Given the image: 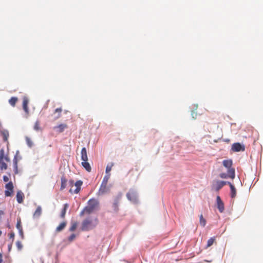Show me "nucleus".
Wrapping results in <instances>:
<instances>
[{
	"label": "nucleus",
	"instance_id": "f257e3e1",
	"mask_svg": "<svg viewBox=\"0 0 263 263\" xmlns=\"http://www.w3.org/2000/svg\"><path fill=\"white\" fill-rule=\"evenodd\" d=\"M99 202L97 199L95 198L88 200L87 205L80 212V216H83L85 214H89L97 210L99 208Z\"/></svg>",
	"mask_w": 263,
	"mask_h": 263
},
{
	"label": "nucleus",
	"instance_id": "f03ea898",
	"mask_svg": "<svg viewBox=\"0 0 263 263\" xmlns=\"http://www.w3.org/2000/svg\"><path fill=\"white\" fill-rule=\"evenodd\" d=\"M98 223L97 218L92 219L91 217H88L85 219L82 223L81 229L83 231H88L95 228Z\"/></svg>",
	"mask_w": 263,
	"mask_h": 263
},
{
	"label": "nucleus",
	"instance_id": "7ed1b4c3",
	"mask_svg": "<svg viewBox=\"0 0 263 263\" xmlns=\"http://www.w3.org/2000/svg\"><path fill=\"white\" fill-rule=\"evenodd\" d=\"M223 165L228 168V173L229 178L233 179L235 178V169L232 167V161L231 159L224 160L222 162Z\"/></svg>",
	"mask_w": 263,
	"mask_h": 263
},
{
	"label": "nucleus",
	"instance_id": "20e7f679",
	"mask_svg": "<svg viewBox=\"0 0 263 263\" xmlns=\"http://www.w3.org/2000/svg\"><path fill=\"white\" fill-rule=\"evenodd\" d=\"M13 185L11 181L5 185L6 190L5 191V195L7 197L11 196L13 191Z\"/></svg>",
	"mask_w": 263,
	"mask_h": 263
},
{
	"label": "nucleus",
	"instance_id": "39448f33",
	"mask_svg": "<svg viewBox=\"0 0 263 263\" xmlns=\"http://www.w3.org/2000/svg\"><path fill=\"white\" fill-rule=\"evenodd\" d=\"M228 181L217 180L213 184V187L217 191L221 189L224 185L228 184Z\"/></svg>",
	"mask_w": 263,
	"mask_h": 263
},
{
	"label": "nucleus",
	"instance_id": "423d86ee",
	"mask_svg": "<svg viewBox=\"0 0 263 263\" xmlns=\"http://www.w3.org/2000/svg\"><path fill=\"white\" fill-rule=\"evenodd\" d=\"M82 181L81 180H78L76 181L74 183V186H76V189L73 190L72 187H70L69 190V192L71 194H77L79 192L81 189V186L82 185Z\"/></svg>",
	"mask_w": 263,
	"mask_h": 263
},
{
	"label": "nucleus",
	"instance_id": "0eeeda50",
	"mask_svg": "<svg viewBox=\"0 0 263 263\" xmlns=\"http://www.w3.org/2000/svg\"><path fill=\"white\" fill-rule=\"evenodd\" d=\"M216 202L219 211L220 213H222L224 210V203L219 196H217L216 197Z\"/></svg>",
	"mask_w": 263,
	"mask_h": 263
},
{
	"label": "nucleus",
	"instance_id": "6e6552de",
	"mask_svg": "<svg viewBox=\"0 0 263 263\" xmlns=\"http://www.w3.org/2000/svg\"><path fill=\"white\" fill-rule=\"evenodd\" d=\"M232 149L234 152L244 151L245 148L243 145L239 143H235L232 146Z\"/></svg>",
	"mask_w": 263,
	"mask_h": 263
},
{
	"label": "nucleus",
	"instance_id": "1a4fd4ad",
	"mask_svg": "<svg viewBox=\"0 0 263 263\" xmlns=\"http://www.w3.org/2000/svg\"><path fill=\"white\" fill-rule=\"evenodd\" d=\"M121 198V194L118 195L115 199L114 202L112 205V208L114 209V211L115 212H117L119 210L118 204L120 201V200Z\"/></svg>",
	"mask_w": 263,
	"mask_h": 263
},
{
	"label": "nucleus",
	"instance_id": "9d476101",
	"mask_svg": "<svg viewBox=\"0 0 263 263\" xmlns=\"http://www.w3.org/2000/svg\"><path fill=\"white\" fill-rule=\"evenodd\" d=\"M126 196L128 200L133 202H136L137 201L136 194L133 191L128 192Z\"/></svg>",
	"mask_w": 263,
	"mask_h": 263
},
{
	"label": "nucleus",
	"instance_id": "9b49d317",
	"mask_svg": "<svg viewBox=\"0 0 263 263\" xmlns=\"http://www.w3.org/2000/svg\"><path fill=\"white\" fill-rule=\"evenodd\" d=\"M109 190L108 187H107V183L102 182L101 186L99 189V193L101 194H104L105 193L107 192Z\"/></svg>",
	"mask_w": 263,
	"mask_h": 263
},
{
	"label": "nucleus",
	"instance_id": "f8f14e48",
	"mask_svg": "<svg viewBox=\"0 0 263 263\" xmlns=\"http://www.w3.org/2000/svg\"><path fill=\"white\" fill-rule=\"evenodd\" d=\"M28 102L27 97H24L23 100V108L27 114L29 113V108L28 107Z\"/></svg>",
	"mask_w": 263,
	"mask_h": 263
},
{
	"label": "nucleus",
	"instance_id": "ddd939ff",
	"mask_svg": "<svg viewBox=\"0 0 263 263\" xmlns=\"http://www.w3.org/2000/svg\"><path fill=\"white\" fill-rule=\"evenodd\" d=\"M81 159L83 161H88V157L87 154V151L85 147H83L81 152Z\"/></svg>",
	"mask_w": 263,
	"mask_h": 263
},
{
	"label": "nucleus",
	"instance_id": "4468645a",
	"mask_svg": "<svg viewBox=\"0 0 263 263\" xmlns=\"http://www.w3.org/2000/svg\"><path fill=\"white\" fill-rule=\"evenodd\" d=\"M24 199V194L21 191H18L16 194V200L19 203L23 202Z\"/></svg>",
	"mask_w": 263,
	"mask_h": 263
},
{
	"label": "nucleus",
	"instance_id": "2eb2a0df",
	"mask_svg": "<svg viewBox=\"0 0 263 263\" xmlns=\"http://www.w3.org/2000/svg\"><path fill=\"white\" fill-rule=\"evenodd\" d=\"M68 207H69V204L68 203H65L64 204V207H63V209L62 210V211H61V214H60V217L62 218H65L66 212V211H67V209L68 208Z\"/></svg>",
	"mask_w": 263,
	"mask_h": 263
},
{
	"label": "nucleus",
	"instance_id": "dca6fc26",
	"mask_svg": "<svg viewBox=\"0 0 263 263\" xmlns=\"http://www.w3.org/2000/svg\"><path fill=\"white\" fill-rule=\"evenodd\" d=\"M228 184L230 185L231 192V197L234 198L236 196V191L235 186L232 184L230 182H228Z\"/></svg>",
	"mask_w": 263,
	"mask_h": 263
},
{
	"label": "nucleus",
	"instance_id": "f3484780",
	"mask_svg": "<svg viewBox=\"0 0 263 263\" xmlns=\"http://www.w3.org/2000/svg\"><path fill=\"white\" fill-rule=\"evenodd\" d=\"M82 165L85 168V170L90 172L91 170V167L89 164V163L87 162V161H82Z\"/></svg>",
	"mask_w": 263,
	"mask_h": 263
},
{
	"label": "nucleus",
	"instance_id": "a211bd4d",
	"mask_svg": "<svg viewBox=\"0 0 263 263\" xmlns=\"http://www.w3.org/2000/svg\"><path fill=\"white\" fill-rule=\"evenodd\" d=\"M61 185L60 190H63L66 187V183H67V179H66V178L64 176H62L61 177Z\"/></svg>",
	"mask_w": 263,
	"mask_h": 263
},
{
	"label": "nucleus",
	"instance_id": "6ab92c4d",
	"mask_svg": "<svg viewBox=\"0 0 263 263\" xmlns=\"http://www.w3.org/2000/svg\"><path fill=\"white\" fill-rule=\"evenodd\" d=\"M66 222H62L61 223L59 226H58L56 228V232H60L61 231H62L65 227H66Z\"/></svg>",
	"mask_w": 263,
	"mask_h": 263
},
{
	"label": "nucleus",
	"instance_id": "aec40b11",
	"mask_svg": "<svg viewBox=\"0 0 263 263\" xmlns=\"http://www.w3.org/2000/svg\"><path fill=\"white\" fill-rule=\"evenodd\" d=\"M18 99L17 97H13L9 99V103L12 106L14 107Z\"/></svg>",
	"mask_w": 263,
	"mask_h": 263
},
{
	"label": "nucleus",
	"instance_id": "412c9836",
	"mask_svg": "<svg viewBox=\"0 0 263 263\" xmlns=\"http://www.w3.org/2000/svg\"><path fill=\"white\" fill-rule=\"evenodd\" d=\"M216 237L215 236L211 237L207 242V245L206 246V248H208L213 245V243L215 242Z\"/></svg>",
	"mask_w": 263,
	"mask_h": 263
},
{
	"label": "nucleus",
	"instance_id": "4be33fe9",
	"mask_svg": "<svg viewBox=\"0 0 263 263\" xmlns=\"http://www.w3.org/2000/svg\"><path fill=\"white\" fill-rule=\"evenodd\" d=\"M67 128V125L66 124H61L54 127V128H58L59 132H62L63 130Z\"/></svg>",
	"mask_w": 263,
	"mask_h": 263
},
{
	"label": "nucleus",
	"instance_id": "5701e85b",
	"mask_svg": "<svg viewBox=\"0 0 263 263\" xmlns=\"http://www.w3.org/2000/svg\"><path fill=\"white\" fill-rule=\"evenodd\" d=\"M33 129L35 131H41L42 130V128L40 126V123L39 121H36L35 122L34 126H33Z\"/></svg>",
	"mask_w": 263,
	"mask_h": 263
},
{
	"label": "nucleus",
	"instance_id": "b1692460",
	"mask_svg": "<svg viewBox=\"0 0 263 263\" xmlns=\"http://www.w3.org/2000/svg\"><path fill=\"white\" fill-rule=\"evenodd\" d=\"M62 111V109L61 108H57L54 110V114H58V115L55 117V119H57L61 117V115Z\"/></svg>",
	"mask_w": 263,
	"mask_h": 263
},
{
	"label": "nucleus",
	"instance_id": "393cba45",
	"mask_svg": "<svg viewBox=\"0 0 263 263\" xmlns=\"http://www.w3.org/2000/svg\"><path fill=\"white\" fill-rule=\"evenodd\" d=\"M41 213H42V208L41 206H39L36 208V209L34 213V216L39 217L41 215Z\"/></svg>",
	"mask_w": 263,
	"mask_h": 263
},
{
	"label": "nucleus",
	"instance_id": "a878e982",
	"mask_svg": "<svg viewBox=\"0 0 263 263\" xmlns=\"http://www.w3.org/2000/svg\"><path fill=\"white\" fill-rule=\"evenodd\" d=\"M200 225L204 227L206 224V220L203 218V215L201 214L200 215Z\"/></svg>",
	"mask_w": 263,
	"mask_h": 263
},
{
	"label": "nucleus",
	"instance_id": "bb28decb",
	"mask_svg": "<svg viewBox=\"0 0 263 263\" xmlns=\"http://www.w3.org/2000/svg\"><path fill=\"white\" fill-rule=\"evenodd\" d=\"M114 165L112 163L108 164L106 167V173L108 174H109L110 171L111 170L112 167Z\"/></svg>",
	"mask_w": 263,
	"mask_h": 263
},
{
	"label": "nucleus",
	"instance_id": "cd10ccee",
	"mask_svg": "<svg viewBox=\"0 0 263 263\" xmlns=\"http://www.w3.org/2000/svg\"><path fill=\"white\" fill-rule=\"evenodd\" d=\"M0 168L2 170L7 168V164L3 161H0Z\"/></svg>",
	"mask_w": 263,
	"mask_h": 263
},
{
	"label": "nucleus",
	"instance_id": "c85d7f7f",
	"mask_svg": "<svg viewBox=\"0 0 263 263\" xmlns=\"http://www.w3.org/2000/svg\"><path fill=\"white\" fill-rule=\"evenodd\" d=\"M16 228L18 230L23 229L21 225V220L20 218H18L17 219Z\"/></svg>",
	"mask_w": 263,
	"mask_h": 263
},
{
	"label": "nucleus",
	"instance_id": "c756f323",
	"mask_svg": "<svg viewBox=\"0 0 263 263\" xmlns=\"http://www.w3.org/2000/svg\"><path fill=\"white\" fill-rule=\"evenodd\" d=\"M25 139H26V141L27 144L28 145V146L31 147L33 145V142L31 141V140L30 139V138H29L28 137H26Z\"/></svg>",
	"mask_w": 263,
	"mask_h": 263
},
{
	"label": "nucleus",
	"instance_id": "7c9ffc66",
	"mask_svg": "<svg viewBox=\"0 0 263 263\" xmlns=\"http://www.w3.org/2000/svg\"><path fill=\"white\" fill-rule=\"evenodd\" d=\"M77 227V223L76 222H73L72 223L70 228H69V231H71V232L74 231L76 229Z\"/></svg>",
	"mask_w": 263,
	"mask_h": 263
},
{
	"label": "nucleus",
	"instance_id": "2f4dec72",
	"mask_svg": "<svg viewBox=\"0 0 263 263\" xmlns=\"http://www.w3.org/2000/svg\"><path fill=\"white\" fill-rule=\"evenodd\" d=\"M109 178H110V174H106V175L104 177L102 182H104V183H107Z\"/></svg>",
	"mask_w": 263,
	"mask_h": 263
},
{
	"label": "nucleus",
	"instance_id": "473e14b6",
	"mask_svg": "<svg viewBox=\"0 0 263 263\" xmlns=\"http://www.w3.org/2000/svg\"><path fill=\"white\" fill-rule=\"evenodd\" d=\"M219 176L221 178H223V179H226V178H227L228 177H229V174L228 173L226 174L224 173L220 174Z\"/></svg>",
	"mask_w": 263,
	"mask_h": 263
},
{
	"label": "nucleus",
	"instance_id": "72a5a7b5",
	"mask_svg": "<svg viewBox=\"0 0 263 263\" xmlns=\"http://www.w3.org/2000/svg\"><path fill=\"white\" fill-rule=\"evenodd\" d=\"M4 158V150L1 149L0 151V161H3V159Z\"/></svg>",
	"mask_w": 263,
	"mask_h": 263
},
{
	"label": "nucleus",
	"instance_id": "f704fd0d",
	"mask_svg": "<svg viewBox=\"0 0 263 263\" xmlns=\"http://www.w3.org/2000/svg\"><path fill=\"white\" fill-rule=\"evenodd\" d=\"M76 238V235L74 234H71L68 238L69 241H72Z\"/></svg>",
	"mask_w": 263,
	"mask_h": 263
},
{
	"label": "nucleus",
	"instance_id": "c9c22d12",
	"mask_svg": "<svg viewBox=\"0 0 263 263\" xmlns=\"http://www.w3.org/2000/svg\"><path fill=\"white\" fill-rule=\"evenodd\" d=\"M74 181L73 180H69V186H70V187H72V189H73V186L74 185Z\"/></svg>",
	"mask_w": 263,
	"mask_h": 263
},
{
	"label": "nucleus",
	"instance_id": "e433bc0d",
	"mask_svg": "<svg viewBox=\"0 0 263 263\" xmlns=\"http://www.w3.org/2000/svg\"><path fill=\"white\" fill-rule=\"evenodd\" d=\"M16 246H17V247L18 248V249L19 250H21L22 248V247H23L22 243L20 241H17L16 242Z\"/></svg>",
	"mask_w": 263,
	"mask_h": 263
},
{
	"label": "nucleus",
	"instance_id": "4c0bfd02",
	"mask_svg": "<svg viewBox=\"0 0 263 263\" xmlns=\"http://www.w3.org/2000/svg\"><path fill=\"white\" fill-rule=\"evenodd\" d=\"M3 180L5 181V182H8L9 181V178L8 176H3Z\"/></svg>",
	"mask_w": 263,
	"mask_h": 263
},
{
	"label": "nucleus",
	"instance_id": "58836bf2",
	"mask_svg": "<svg viewBox=\"0 0 263 263\" xmlns=\"http://www.w3.org/2000/svg\"><path fill=\"white\" fill-rule=\"evenodd\" d=\"M9 237H10V239H13L14 238V233H11V234H10Z\"/></svg>",
	"mask_w": 263,
	"mask_h": 263
},
{
	"label": "nucleus",
	"instance_id": "ea45409f",
	"mask_svg": "<svg viewBox=\"0 0 263 263\" xmlns=\"http://www.w3.org/2000/svg\"><path fill=\"white\" fill-rule=\"evenodd\" d=\"M20 235L23 237V229L18 230Z\"/></svg>",
	"mask_w": 263,
	"mask_h": 263
},
{
	"label": "nucleus",
	"instance_id": "a19ab883",
	"mask_svg": "<svg viewBox=\"0 0 263 263\" xmlns=\"http://www.w3.org/2000/svg\"><path fill=\"white\" fill-rule=\"evenodd\" d=\"M192 115L193 118L194 119H196V115H197L196 113H195L194 111H193L192 112Z\"/></svg>",
	"mask_w": 263,
	"mask_h": 263
},
{
	"label": "nucleus",
	"instance_id": "79ce46f5",
	"mask_svg": "<svg viewBox=\"0 0 263 263\" xmlns=\"http://www.w3.org/2000/svg\"><path fill=\"white\" fill-rule=\"evenodd\" d=\"M14 162L15 163V165L16 168H17V160H16V157L14 158Z\"/></svg>",
	"mask_w": 263,
	"mask_h": 263
},
{
	"label": "nucleus",
	"instance_id": "37998d69",
	"mask_svg": "<svg viewBox=\"0 0 263 263\" xmlns=\"http://www.w3.org/2000/svg\"><path fill=\"white\" fill-rule=\"evenodd\" d=\"M3 261V255L1 253H0V263H2Z\"/></svg>",
	"mask_w": 263,
	"mask_h": 263
},
{
	"label": "nucleus",
	"instance_id": "c03bdc74",
	"mask_svg": "<svg viewBox=\"0 0 263 263\" xmlns=\"http://www.w3.org/2000/svg\"><path fill=\"white\" fill-rule=\"evenodd\" d=\"M5 159L7 161H9V159L7 157H5Z\"/></svg>",
	"mask_w": 263,
	"mask_h": 263
}]
</instances>
